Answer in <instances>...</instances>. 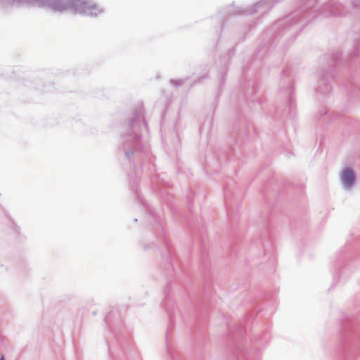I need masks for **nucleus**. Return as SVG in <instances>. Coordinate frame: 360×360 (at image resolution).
Segmentation results:
<instances>
[{
    "mask_svg": "<svg viewBox=\"0 0 360 360\" xmlns=\"http://www.w3.org/2000/svg\"><path fill=\"white\" fill-rule=\"evenodd\" d=\"M341 180L346 187H350L354 181V174L350 169H345L341 176Z\"/></svg>",
    "mask_w": 360,
    "mask_h": 360,
    "instance_id": "f257e3e1",
    "label": "nucleus"
},
{
    "mask_svg": "<svg viewBox=\"0 0 360 360\" xmlns=\"http://www.w3.org/2000/svg\"><path fill=\"white\" fill-rule=\"evenodd\" d=\"M1 360H4V356H1Z\"/></svg>",
    "mask_w": 360,
    "mask_h": 360,
    "instance_id": "f03ea898",
    "label": "nucleus"
}]
</instances>
